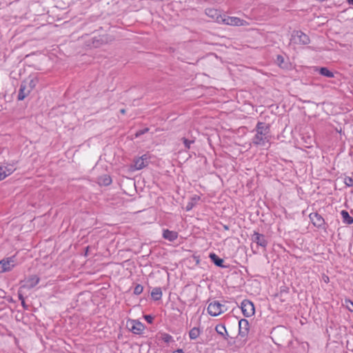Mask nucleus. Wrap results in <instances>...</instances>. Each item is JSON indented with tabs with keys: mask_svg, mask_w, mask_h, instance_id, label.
<instances>
[{
	"mask_svg": "<svg viewBox=\"0 0 353 353\" xmlns=\"http://www.w3.org/2000/svg\"><path fill=\"white\" fill-rule=\"evenodd\" d=\"M120 112H121V113H122V114H125V110L124 109H121V110H120Z\"/></svg>",
	"mask_w": 353,
	"mask_h": 353,
	"instance_id": "nucleus-36",
	"label": "nucleus"
},
{
	"mask_svg": "<svg viewBox=\"0 0 353 353\" xmlns=\"http://www.w3.org/2000/svg\"><path fill=\"white\" fill-rule=\"evenodd\" d=\"M143 287L141 285H137L134 289V294L139 295L143 292Z\"/></svg>",
	"mask_w": 353,
	"mask_h": 353,
	"instance_id": "nucleus-26",
	"label": "nucleus"
},
{
	"mask_svg": "<svg viewBox=\"0 0 353 353\" xmlns=\"http://www.w3.org/2000/svg\"><path fill=\"white\" fill-rule=\"evenodd\" d=\"M316 70H319V73L324 77L328 78H332L334 77V73L332 71L329 70L327 68H320Z\"/></svg>",
	"mask_w": 353,
	"mask_h": 353,
	"instance_id": "nucleus-21",
	"label": "nucleus"
},
{
	"mask_svg": "<svg viewBox=\"0 0 353 353\" xmlns=\"http://www.w3.org/2000/svg\"><path fill=\"white\" fill-rule=\"evenodd\" d=\"M21 304L25 307V301L24 300L21 301Z\"/></svg>",
	"mask_w": 353,
	"mask_h": 353,
	"instance_id": "nucleus-37",
	"label": "nucleus"
},
{
	"mask_svg": "<svg viewBox=\"0 0 353 353\" xmlns=\"http://www.w3.org/2000/svg\"><path fill=\"white\" fill-rule=\"evenodd\" d=\"M344 182L345 185L348 187H352L353 186V179L350 176H346L344 179Z\"/></svg>",
	"mask_w": 353,
	"mask_h": 353,
	"instance_id": "nucleus-28",
	"label": "nucleus"
},
{
	"mask_svg": "<svg viewBox=\"0 0 353 353\" xmlns=\"http://www.w3.org/2000/svg\"><path fill=\"white\" fill-rule=\"evenodd\" d=\"M221 22L230 26H243L248 25L246 21L236 17H222Z\"/></svg>",
	"mask_w": 353,
	"mask_h": 353,
	"instance_id": "nucleus-5",
	"label": "nucleus"
},
{
	"mask_svg": "<svg viewBox=\"0 0 353 353\" xmlns=\"http://www.w3.org/2000/svg\"><path fill=\"white\" fill-rule=\"evenodd\" d=\"M8 174L6 172V168L4 166H0V181L4 179L6 176H8Z\"/></svg>",
	"mask_w": 353,
	"mask_h": 353,
	"instance_id": "nucleus-25",
	"label": "nucleus"
},
{
	"mask_svg": "<svg viewBox=\"0 0 353 353\" xmlns=\"http://www.w3.org/2000/svg\"><path fill=\"white\" fill-rule=\"evenodd\" d=\"M148 131V128H145L143 130H139V131H137L136 132L135 136H136V137H138L143 134L144 133H145Z\"/></svg>",
	"mask_w": 353,
	"mask_h": 353,
	"instance_id": "nucleus-31",
	"label": "nucleus"
},
{
	"mask_svg": "<svg viewBox=\"0 0 353 353\" xmlns=\"http://www.w3.org/2000/svg\"><path fill=\"white\" fill-rule=\"evenodd\" d=\"M163 237L165 239L172 242L178 238V233L175 231L164 230L163 232Z\"/></svg>",
	"mask_w": 353,
	"mask_h": 353,
	"instance_id": "nucleus-14",
	"label": "nucleus"
},
{
	"mask_svg": "<svg viewBox=\"0 0 353 353\" xmlns=\"http://www.w3.org/2000/svg\"><path fill=\"white\" fill-rule=\"evenodd\" d=\"M205 14L209 17L217 21L218 23H220L222 19V16L220 14L219 12L216 9L207 8L205 10Z\"/></svg>",
	"mask_w": 353,
	"mask_h": 353,
	"instance_id": "nucleus-13",
	"label": "nucleus"
},
{
	"mask_svg": "<svg viewBox=\"0 0 353 353\" xmlns=\"http://www.w3.org/2000/svg\"><path fill=\"white\" fill-rule=\"evenodd\" d=\"M26 81H27L28 88L30 92L35 88L38 81L36 78H32Z\"/></svg>",
	"mask_w": 353,
	"mask_h": 353,
	"instance_id": "nucleus-23",
	"label": "nucleus"
},
{
	"mask_svg": "<svg viewBox=\"0 0 353 353\" xmlns=\"http://www.w3.org/2000/svg\"><path fill=\"white\" fill-rule=\"evenodd\" d=\"M15 164L16 163L14 162H12V164H8V165L4 166L8 176L10 175L12 173H13L14 171L15 170V168H14Z\"/></svg>",
	"mask_w": 353,
	"mask_h": 353,
	"instance_id": "nucleus-24",
	"label": "nucleus"
},
{
	"mask_svg": "<svg viewBox=\"0 0 353 353\" xmlns=\"http://www.w3.org/2000/svg\"><path fill=\"white\" fill-rule=\"evenodd\" d=\"M210 258L216 266L221 268H226V266L223 265V260L219 258L216 254H210Z\"/></svg>",
	"mask_w": 353,
	"mask_h": 353,
	"instance_id": "nucleus-16",
	"label": "nucleus"
},
{
	"mask_svg": "<svg viewBox=\"0 0 353 353\" xmlns=\"http://www.w3.org/2000/svg\"><path fill=\"white\" fill-rule=\"evenodd\" d=\"M228 308L224 304H221L218 301L210 302L208 306V314L212 316H217L227 311Z\"/></svg>",
	"mask_w": 353,
	"mask_h": 353,
	"instance_id": "nucleus-2",
	"label": "nucleus"
},
{
	"mask_svg": "<svg viewBox=\"0 0 353 353\" xmlns=\"http://www.w3.org/2000/svg\"><path fill=\"white\" fill-rule=\"evenodd\" d=\"M201 334V331L198 327H193L189 332V336L190 339L194 340L196 339Z\"/></svg>",
	"mask_w": 353,
	"mask_h": 353,
	"instance_id": "nucleus-22",
	"label": "nucleus"
},
{
	"mask_svg": "<svg viewBox=\"0 0 353 353\" xmlns=\"http://www.w3.org/2000/svg\"><path fill=\"white\" fill-rule=\"evenodd\" d=\"M241 309L243 314L246 317H250L254 314V306L252 302L245 299L241 303Z\"/></svg>",
	"mask_w": 353,
	"mask_h": 353,
	"instance_id": "nucleus-6",
	"label": "nucleus"
},
{
	"mask_svg": "<svg viewBox=\"0 0 353 353\" xmlns=\"http://www.w3.org/2000/svg\"><path fill=\"white\" fill-rule=\"evenodd\" d=\"M163 340L166 342V343H169L170 341H171L172 340V336H170V334H164L163 335V337H162Z\"/></svg>",
	"mask_w": 353,
	"mask_h": 353,
	"instance_id": "nucleus-30",
	"label": "nucleus"
},
{
	"mask_svg": "<svg viewBox=\"0 0 353 353\" xmlns=\"http://www.w3.org/2000/svg\"><path fill=\"white\" fill-rule=\"evenodd\" d=\"M254 132V136L252 139V144L261 148H268L270 145V127L264 122H258Z\"/></svg>",
	"mask_w": 353,
	"mask_h": 353,
	"instance_id": "nucleus-1",
	"label": "nucleus"
},
{
	"mask_svg": "<svg viewBox=\"0 0 353 353\" xmlns=\"http://www.w3.org/2000/svg\"><path fill=\"white\" fill-rule=\"evenodd\" d=\"M129 325L130 331L135 334H141L144 329L143 324L137 320L131 321Z\"/></svg>",
	"mask_w": 353,
	"mask_h": 353,
	"instance_id": "nucleus-9",
	"label": "nucleus"
},
{
	"mask_svg": "<svg viewBox=\"0 0 353 353\" xmlns=\"http://www.w3.org/2000/svg\"><path fill=\"white\" fill-rule=\"evenodd\" d=\"M148 155L143 154L141 157L134 159V164L131 166V168L133 170H139L146 167L148 164Z\"/></svg>",
	"mask_w": 353,
	"mask_h": 353,
	"instance_id": "nucleus-7",
	"label": "nucleus"
},
{
	"mask_svg": "<svg viewBox=\"0 0 353 353\" xmlns=\"http://www.w3.org/2000/svg\"><path fill=\"white\" fill-rule=\"evenodd\" d=\"M16 258L12 256L0 261V273L11 271L16 265Z\"/></svg>",
	"mask_w": 353,
	"mask_h": 353,
	"instance_id": "nucleus-3",
	"label": "nucleus"
},
{
	"mask_svg": "<svg viewBox=\"0 0 353 353\" xmlns=\"http://www.w3.org/2000/svg\"><path fill=\"white\" fill-rule=\"evenodd\" d=\"M182 140L186 149H190V145L194 143L193 141L188 140L185 138H183Z\"/></svg>",
	"mask_w": 353,
	"mask_h": 353,
	"instance_id": "nucleus-29",
	"label": "nucleus"
},
{
	"mask_svg": "<svg viewBox=\"0 0 353 353\" xmlns=\"http://www.w3.org/2000/svg\"><path fill=\"white\" fill-rule=\"evenodd\" d=\"M173 353H184L182 349H178L175 350Z\"/></svg>",
	"mask_w": 353,
	"mask_h": 353,
	"instance_id": "nucleus-33",
	"label": "nucleus"
},
{
	"mask_svg": "<svg viewBox=\"0 0 353 353\" xmlns=\"http://www.w3.org/2000/svg\"><path fill=\"white\" fill-rule=\"evenodd\" d=\"M239 334L245 336L249 331V322L246 319H241L239 322Z\"/></svg>",
	"mask_w": 353,
	"mask_h": 353,
	"instance_id": "nucleus-12",
	"label": "nucleus"
},
{
	"mask_svg": "<svg viewBox=\"0 0 353 353\" xmlns=\"http://www.w3.org/2000/svg\"><path fill=\"white\" fill-rule=\"evenodd\" d=\"M251 239L253 242L256 243L258 245L265 248L268 245V241L263 234H259L257 232H254L252 235Z\"/></svg>",
	"mask_w": 353,
	"mask_h": 353,
	"instance_id": "nucleus-8",
	"label": "nucleus"
},
{
	"mask_svg": "<svg viewBox=\"0 0 353 353\" xmlns=\"http://www.w3.org/2000/svg\"><path fill=\"white\" fill-rule=\"evenodd\" d=\"M98 183L101 185H109L112 183V179L109 175L104 174L99 177Z\"/></svg>",
	"mask_w": 353,
	"mask_h": 353,
	"instance_id": "nucleus-19",
	"label": "nucleus"
},
{
	"mask_svg": "<svg viewBox=\"0 0 353 353\" xmlns=\"http://www.w3.org/2000/svg\"><path fill=\"white\" fill-rule=\"evenodd\" d=\"M276 61L281 68H285V65H283L284 63V58L283 56L277 55Z\"/></svg>",
	"mask_w": 353,
	"mask_h": 353,
	"instance_id": "nucleus-27",
	"label": "nucleus"
},
{
	"mask_svg": "<svg viewBox=\"0 0 353 353\" xmlns=\"http://www.w3.org/2000/svg\"><path fill=\"white\" fill-rule=\"evenodd\" d=\"M215 330L219 335L223 336L225 339H227L229 337L226 327H225L224 325H217L215 327Z\"/></svg>",
	"mask_w": 353,
	"mask_h": 353,
	"instance_id": "nucleus-17",
	"label": "nucleus"
},
{
	"mask_svg": "<svg viewBox=\"0 0 353 353\" xmlns=\"http://www.w3.org/2000/svg\"><path fill=\"white\" fill-rule=\"evenodd\" d=\"M310 219L314 226L321 228L324 224V219L318 213H311L310 214Z\"/></svg>",
	"mask_w": 353,
	"mask_h": 353,
	"instance_id": "nucleus-11",
	"label": "nucleus"
},
{
	"mask_svg": "<svg viewBox=\"0 0 353 353\" xmlns=\"http://www.w3.org/2000/svg\"><path fill=\"white\" fill-rule=\"evenodd\" d=\"M30 91L28 88V84L26 81H23L21 82L20 85V88L19 90V94L17 99L19 101L23 100L27 96L29 95Z\"/></svg>",
	"mask_w": 353,
	"mask_h": 353,
	"instance_id": "nucleus-10",
	"label": "nucleus"
},
{
	"mask_svg": "<svg viewBox=\"0 0 353 353\" xmlns=\"http://www.w3.org/2000/svg\"><path fill=\"white\" fill-rule=\"evenodd\" d=\"M39 282V278L37 275H32L26 281L24 286L28 288H32L36 286Z\"/></svg>",
	"mask_w": 353,
	"mask_h": 353,
	"instance_id": "nucleus-15",
	"label": "nucleus"
},
{
	"mask_svg": "<svg viewBox=\"0 0 353 353\" xmlns=\"http://www.w3.org/2000/svg\"><path fill=\"white\" fill-rule=\"evenodd\" d=\"M341 217L343 219V222L345 224L350 225L353 223V217H352L347 211L346 210H342L341 212Z\"/></svg>",
	"mask_w": 353,
	"mask_h": 353,
	"instance_id": "nucleus-18",
	"label": "nucleus"
},
{
	"mask_svg": "<svg viewBox=\"0 0 353 353\" xmlns=\"http://www.w3.org/2000/svg\"><path fill=\"white\" fill-rule=\"evenodd\" d=\"M290 41L296 44L307 45L310 43V38L301 31H294L292 33Z\"/></svg>",
	"mask_w": 353,
	"mask_h": 353,
	"instance_id": "nucleus-4",
	"label": "nucleus"
},
{
	"mask_svg": "<svg viewBox=\"0 0 353 353\" xmlns=\"http://www.w3.org/2000/svg\"><path fill=\"white\" fill-rule=\"evenodd\" d=\"M347 3L350 4V5H352L353 6V0H347Z\"/></svg>",
	"mask_w": 353,
	"mask_h": 353,
	"instance_id": "nucleus-35",
	"label": "nucleus"
},
{
	"mask_svg": "<svg viewBox=\"0 0 353 353\" xmlns=\"http://www.w3.org/2000/svg\"><path fill=\"white\" fill-rule=\"evenodd\" d=\"M151 296L154 301H159L161 299L162 291L160 288H154L151 292Z\"/></svg>",
	"mask_w": 353,
	"mask_h": 353,
	"instance_id": "nucleus-20",
	"label": "nucleus"
},
{
	"mask_svg": "<svg viewBox=\"0 0 353 353\" xmlns=\"http://www.w3.org/2000/svg\"><path fill=\"white\" fill-rule=\"evenodd\" d=\"M144 319H145V321L149 323H152V321L154 319V317L151 315H145L144 316Z\"/></svg>",
	"mask_w": 353,
	"mask_h": 353,
	"instance_id": "nucleus-32",
	"label": "nucleus"
},
{
	"mask_svg": "<svg viewBox=\"0 0 353 353\" xmlns=\"http://www.w3.org/2000/svg\"><path fill=\"white\" fill-rule=\"evenodd\" d=\"M19 300L22 301V300H24V298L23 296V295L21 294H19Z\"/></svg>",
	"mask_w": 353,
	"mask_h": 353,
	"instance_id": "nucleus-34",
	"label": "nucleus"
}]
</instances>
